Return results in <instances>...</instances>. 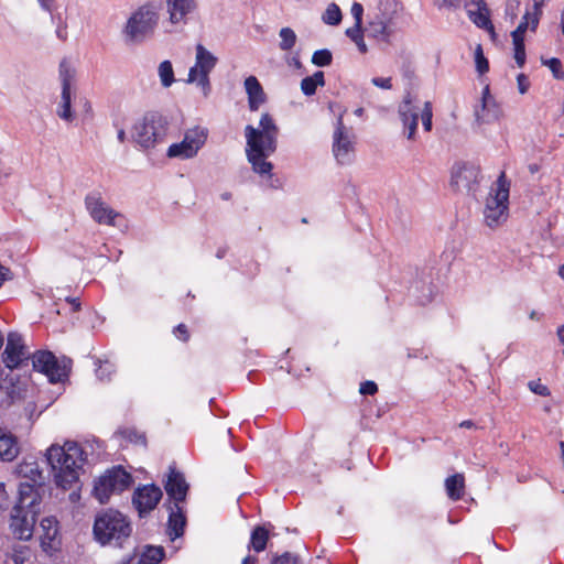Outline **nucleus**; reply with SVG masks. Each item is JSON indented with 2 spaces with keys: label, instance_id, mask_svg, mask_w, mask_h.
I'll return each instance as SVG.
<instances>
[{
  "label": "nucleus",
  "instance_id": "f257e3e1",
  "mask_svg": "<svg viewBox=\"0 0 564 564\" xmlns=\"http://www.w3.org/2000/svg\"><path fill=\"white\" fill-rule=\"evenodd\" d=\"M21 481L18 489V501L11 513V529L20 540H29L32 536L36 517L40 513L41 497L37 488L45 484L46 476L36 460L22 462L17 466Z\"/></svg>",
  "mask_w": 564,
  "mask_h": 564
},
{
  "label": "nucleus",
  "instance_id": "f03ea898",
  "mask_svg": "<svg viewBox=\"0 0 564 564\" xmlns=\"http://www.w3.org/2000/svg\"><path fill=\"white\" fill-rule=\"evenodd\" d=\"M46 462L56 487L72 489L79 481L86 455L76 442L67 441L63 446L53 444L46 449Z\"/></svg>",
  "mask_w": 564,
  "mask_h": 564
},
{
  "label": "nucleus",
  "instance_id": "7ed1b4c3",
  "mask_svg": "<svg viewBox=\"0 0 564 564\" xmlns=\"http://www.w3.org/2000/svg\"><path fill=\"white\" fill-rule=\"evenodd\" d=\"M279 129L273 118L262 113L259 127L248 124L245 128L246 153L256 173L263 175L272 170V164L267 158L276 150Z\"/></svg>",
  "mask_w": 564,
  "mask_h": 564
},
{
  "label": "nucleus",
  "instance_id": "20e7f679",
  "mask_svg": "<svg viewBox=\"0 0 564 564\" xmlns=\"http://www.w3.org/2000/svg\"><path fill=\"white\" fill-rule=\"evenodd\" d=\"M510 178H495L482 198V224L491 230L505 226L510 217Z\"/></svg>",
  "mask_w": 564,
  "mask_h": 564
},
{
  "label": "nucleus",
  "instance_id": "39448f33",
  "mask_svg": "<svg viewBox=\"0 0 564 564\" xmlns=\"http://www.w3.org/2000/svg\"><path fill=\"white\" fill-rule=\"evenodd\" d=\"M132 527L128 518L113 509H108L96 516L93 533L95 540L101 545H115L121 547L130 538Z\"/></svg>",
  "mask_w": 564,
  "mask_h": 564
},
{
  "label": "nucleus",
  "instance_id": "423d86ee",
  "mask_svg": "<svg viewBox=\"0 0 564 564\" xmlns=\"http://www.w3.org/2000/svg\"><path fill=\"white\" fill-rule=\"evenodd\" d=\"M160 6L147 2L131 12L122 28V36L128 44H141L151 37L159 24Z\"/></svg>",
  "mask_w": 564,
  "mask_h": 564
},
{
  "label": "nucleus",
  "instance_id": "0eeeda50",
  "mask_svg": "<svg viewBox=\"0 0 564 564\" xmlns=\"http://www.w3.org/2000/svg\"><path fill=\"white\" fill-rule=\"evenodd\" d=\"M169 130L167 118L156 111H151L133 124L131 139L139 148L151 150L165 142Z\"/></svg>",
  "mask_w": 564,
  "mask_h": 564
},
{
  "label": "nucleus",
  "instance_id": "6e6552de",
  "mask_svg": "<svg viewBox=\"0 0 564 564\" xmlns=\"http://www.w3.org/2000/svg\"><path fill=\"white\" fill-rule=\"evenodd\" d=\"M58 79L61 83V97L56 106V116L66 123L75 119L72 104L76 93V70L66 59L58 66Z\"/></svg>",
  "mask_w": 564,
  "mask_h": 564
},
{
  "label": "nucleus",
  "instance_id": "1a4fd4ad",
  "mask_svg": "<svg viewBox=\"0 0 564 564\" xmlns=\"http://www.w3.org/2000/svg\"><path fill=\"white\" fill-rule=\"evenodd\" d=\"M133 479L121 466L108 469L96 480L94 496L100 503H106L112 494H119L128 489Z\"/></svg>",
  "mask_w": 564,
  "mask_h": 564
},
{
  "label": "nucleus",
  "instance_id": "9d476101",
  "mask_svg": "<svg viewBox=\"0 0 564 564\" xmlns=\"http://www.w3.org/2000/svg\"><path fill=\"white\" fill-rule=\"evenodd\" d=\"M195 51V64L188 70L187 83H195L207 96L210 90L209 74L215 68L218 58L203 44H197Z\"/></svg>",
  "mask_w": 564,
  "mask_h": 564
},
{
  "label": "nucleus",
  "instance_id": "9b49d317",
  "mask_svg": "<svg viewBox=\"0 0 564 564\" xmlns=\"http://www.w3.org/2000/svg\"><path fill=\"white\" fill-rule=\"evenodd\" d=\"M33 368L47 376L50 382H61L68 377L72 360L57 359L51 351H37L32 357Z\"/></svg>",
  "mask_w": 564,
  "mask_h": 564
},
{
  "label": "nucleus",
  "instance_id": "f8f14e48",
  "mask_svg": "<svg viewBox=\"0 0 564 564\" xmlns=\"http://www.w3.org/2000/svg\"><path fill=\"white\" fill-rule=\"evenodd\" d=\"M208 131L203 127H194L186 130L181 142L173 143L169 147L166 155L171 159H192L207 140Z\"/></svg>",
  "mask_w": 564,
  "mask_h": 564
},
{
  "label": "nucleus",
  "instance_id": "ddd939ff",
  "mask_svg": "<svg viewBox=\"0 0 564 564\" xmlns=\"http://www.w3.org/2000/svg\"><path fill=\"white\" fill-rule=\"evenodd\" d=\"M422 108L423 102L411 93H406L398 106V116L404 131H406L408 140L415 139L419 117H421Z\"/></svg>",
  "mask_w": 564,
  "mask_h": 564
},
{
  "label": "nucleus",
  "instance_id": "4468645a",
  "mask_svg": "<svg viewBox=\"0 0 564 564\" xmlns=\"http://www.w3.org/2000/svg\"><path fill=\"white\" fill-rule=\"evenodd\" d=\"M354 152L355 135L344 126L343 119L339 117L333 135L334 156L338 163L348 164L354 158Z\"/></svg>",
  "mask_w": 564,
  "mask_h": 564
},
{
  "label": "nucleus",
  "instance_id": "2eb2a0df",
  "mask_svg": "<svg viewBox=\"0 0 564 564\" xmlns=\"http://www.w3.org/2000/svg\"><path fill=\"white\" fill-rule=\"evenodd\" d=\"M85 204L89 215L96 223L113 227L119 226L117 219L122 216L107 205L100 192L94 191L89 193L86 196Z\"/></svg>",
  "mask_w": 564,
  "mask_h": 564
},
{
  "label": "nucleus",
  "instance_id": "dca6fc26",
  "mask_svg": "<svg viewBox=\"0 0 564 564\" xmlns=\"http://www.w3.org/2000/svg\"><path fill=\"white\" fill-rule=\"evenodd\" d=\"M30 352L24 344L21 334L11 332L7 337V345L2 354L4 365L10 369L20 367L28 360Z\"/></svg>",
  "mask_w": 564,
  "mask_h": 564
},
{
  "label": "nucleus",
  "instance_id": "f3484780",
  "mask_svg": "<svg viewBox=\"0 0 564 564\" xmlns=\"http://www.w3.org/2000/svg\"><path fill=\"white\" fill-rule=\"evenodd\" d=\"M162 490L154 484L138 487L132 497V503L142 517L152 511L162 498Z\"/></svg>",
  "mask_w": 564,
  "mask_h": 564
},
{
  "label": "nucleus",
  "instance_id": "a211bd4d",
  "mask_svg": "<svg viewBox=\"0 0 564 564\" xmlns=\"http://www.w3.org/2000/svg\"><path fill=\"white\" fill-rule=\"evenodd\" d=\"M164 488L170 500L173 501L172 503H183L185 501L188 491V484L186 482L184 475L173 466H170L169 468Z\"/></svg>",
  "mask_w": 564,
  "mask_h": 564
},
{
  "label": "nucleus",
  "instance_id": "6ab92c4d",
  "mask_svg": "<svg viewBox=\"0 0 564 564\" xmlns=\"http://www.w3.org/2000/svg\"><path fill=\"white\" fill-rule=\"evenodd\" d=\"M170 22L173 24L187 23L188 15L197 8L195 0H165Z\"/></svg>",
  "mask_w": 564,
  "mask_h": 564
},
{
  "label": "nucleus",
  "instance_id": "aec40b11",
  "mask_svg": "<svg viewBox=\"0 0 564 564\" xmlns=\"http://www.w3.org/2000/svg\"><path fill=\"white\" fill-rule=\"evenodd\" d=\"M476 118L479 122H491L497 120L501 115V109L497 105L495 98L490 95L489 87L482 90L481 110H476Z\"/></svg>",
  "mask_w": 564,
  "mask_h": 564
},
{
  "label": "nucleus",
  "instance_id": "412c9836",
  "mask_svg": "<svg viewBox=\"0 0 564 564\" xmlns=\"http://www.w3.org/2000/svg\"><path fill=\"white\" fill-rule=\"evenodd\" d=\"M19 453L20 446L17 436L9 430L0 427V460L12 462Z\"/></svg>",
  "mask_w": 564,
  "mask_h": 564
},
{
  "label": "nucleus",
  "instance_id": "4be33fe9",
  "mask_svg": "<svg viewBox=\"0 0 564 564\" xmlns=\"http://www.w3.org/2000/svg\"><path fill=\"white\" fill-rule=\"evenodd\" d=\"M169 510L167 532L170 538L174 540L183 535L186 518L182 503H171Z\"/></svg>",
  "mask_w": 564,
  "mask_h": 564
},
{
  "label": "nucleus",
  "instance_id": "5701e85b",
  "mask_svg": "<svg viewBox=\"0 0 564 564\" xmlns=\"http://www.w3.org/2000/svg\"><path fill=\"white\" fill-rule=\"evenodd\" d=\"M245 90L248 95V105L251 111H257L265 102V94L256 76H249L245 79Z\"/></svg>",
  "mask_w": 564,
  "mask_h": 564
},
{
  "label": "nucleus",
  "instance_id": "b1692460",
  "mask_svg": "<svg viewBox=\"0 0 564 564\" xmlns=\"http://www.w3.org/2000/svg\"><path fill=\"white\" fill-rule=\"evenodd\" d=\"M470 4L476 6V10H468V17L478 28L494 32V25L489 18V10L485 0H470Z\"/></svg>",
  "mask_w": 564,
  "mask_h": 564
},
{
  "label": "nucleus",
  "instance_id": "393cba45",
  "mask_svg": "<svg viewBox=\"0 0 564 564\" xmlns=\"http://www.w3.org/2000/svg\"><path fill=\"white\" fill-rule=\"evenodd\" d=\"M164 556V550L161 546H147L141 556H130L121 564H158Z\"/></svg>",
  "mask_w": 564,
  "mask_h": 564
},
{
  "label": "nucleus",
  "instance_id": "a878e982",
  "mask_svg": "<svg viewBox=\"0 0 564 564\" xmlns=\"http://www.w3.org/2000/svg\"><path fill=\"white\" fill-rule=\"evenodd\" d=\"M366 32L369 37L388 41L390 37L388 20L381 15H376L368 22Z\"/></svg>",
  "mask_w": 564,
  "mask_h": 564
},
{
  "label": "nucleus",
  "instance_id": "bb28decb",
  "mask_svg": "<svg viewBox=\"0 0 564 564\" xmlns=\"http://www.w3.org/2000/svg\"><path fill=\"white\" fill-rule=\"evenodd\" d=\"M465 488V479L462 474H455L445 479V489L447 496L456 501L463 497Z\"/></svg>",
  "mask_w": 564,
  "mask_h": 564
},
{
  "label": "nucleus",
  "instance_id": "cd10ccee",
  "mask_svg": "<svg viewBox=\"0 0 564 564\" xmlns=\"http://www.w3.org/2000/svg\"><path fill=\"white\" fill-rule=\"evenodd\" d=\"M539 24V18L535 12H525L522 17L521 22L517 26L514 31H512L511 36L516 39H524V34L528 30L534 32Z\"/></svg>",
  "mask_w": 564,
  "mask_h": 564
},
{
  "label": "nucleus",
  "instance_id": "c85d7f7f",
  "mask_svg": "<svg viewBox=\"0 0 564 564\" xmlns=\"http://www.w3.org/2000/svg\"><path fill=\"white\" fill-rule=\"evenodd\" d=\"M324 73L318 70L312 76H307L301 80V90L305 96H312L316 93L318 86H324Z\"/></svg>",
  "mask_w": 564,
  "mask_h": 564
},
{
  "label": "nucleus",
  "instance_id": "c756f323",
  "mask_svg": "<svg viewBox=\"0 0 564 564\" xmlns=\"http://www.w3.org/2000/svg\"><path fill=\"white\" fill-rule=\"evenodd\" d=\"M40 527L43 531L42 545L45 546L53 542L58 533L57 521L53 517H47L42 519Z\"/></svg>",
  "mask_w": 564,
  "mask_h": 564
},
{
  "label": "nucleus",
  "instance_id": "7c9ffc66",
  "mask_svg": "<svg viewBox=\"0 0 564 564\" xmlns=\"http://www.w3.org/2000/svg\"><path fill=\"white\" fill-rule=\"evenodd\" d=\"M268 540L269 531L264 527L258 525L251 532L249 547L253 549L256 552H262L267 547Z\"/></svg>",
  "mask_w": 564,
  "mask_h": 564
},
{
  "label": "nucleus",
  "instance_id": "2f4dec72",
  "mask_svg": "<svg viewBox=\"0 0 564 564\" xmlns=\"http://www.w3.org/2000/svg\"><path fill=\"white\" fill-rule=\"evenodd\" d=\"M479 172L478 165L471 162L458 161L453 164L451 176H477Z\"/></svg>",
  "mask_w": 564,
  "mask_h": 564
},
{
  "label": "nucleus",
  "instance_id": "473e14b6",
  "mask_svg": "<svg viewBox=\"0 0 564 564\" xmlns=\"http://www.w3.org/2000/svg\"><path fill=\"white\" fill-rule=\"evenodd\" d=\"M158 75H159L161 85L164 88L171 87L175 82L173 66L170 61H163L159 64Z\"/></svg>",
  "mask_w": 564,
  "mask_h": 564
},
{
  "label": "nucleus",
  "instance_id": "72a5a7b5",
  "mask_svg": "<svg viewBox=\"0 0 564 564\" xmlns=\"http://www.w3.org/2000/svg\"><path fill=\"white\" fill-rule=\"evenodd\" d=\"M279 37V47L281 51H291L297 41L296 33L289 26L282 28L280 30Z\"/></svg>",
  "mask_w": 564,
  "mask_h": 564
},
{
  "label": "nucleus",
  "instance_id": "f704fd0d",
  "mask_svg": "<svg viewBox=\"0 0 564 564\" xmlns=\"http://www.w3.org/2000/svg\"><path fill=\"white\" fill-rule=\"evenodd\" d=\"M346 35L356 44L360 53H367L368 48L364 40L362 25L348 28L346 30Z\"/></svg>",
  "mask_w": 564,
  "mask_h": 564
},
{
  "label": "nucleus",
  "instance_id": "c9c22d12",
  "mask_svg": "<svg viewBox=\"0 0 564 564\" xmlns=\"http://www.w3.org/2000/svg\"><path fill=\"white\" fill-rule=\"evenodd\" d=\"M323 21L329 25H337L341 21V11L336 3H330L323 14Z\"/></svg>",
  "mask_w": 564,
  "mask_h": 564
},
{
  "label": "nucleus",
  "instance_id": "e433bc0d",
  "mask_svg": "<svg viewBox=\"0 0 564 564\" xmlns=\"http://www.w3.org/2000/svg\"><path fill=\"white\" fill-rule=\"evenodd\" d=\"M333 55L327 48L317 50L312 55V63L318 67H325L332 64Z\"/></svg>",
  "mask_w": 564,
  "mask_h": 564
},
{
  "label": "nucleus",
  "instance_id": "4c0bfd02",
  "mask_svg": "<svg viewBox=\"0 0 564 564\" xmlns=\"http://www.w3.org/2000/svg\"><path fill=\"white\" fill-rule=\"evenodd\" d=\"M512 42H513V51H514L513 57L516 59V63L519 67H523L525 64V58H527L524 39L512 37Z\"/></svg>",
  "mask_w": 564,
  "mask_h": 564
},
{
  "label": "nucleus",
  "instance_id": "58836bf2",
  "mask_svg": "<svg viewBox=\"0 0 564 564\" xmlns=\"http://www.w3.org/2000/svg\"><path fill=\"white\" fill-rule=\"evenodd\" d=\"M271 564H304L303 560L291 552H284L281 555H274L271 558Z\"/></svg>",
  "mask_w": 564,
  "mask_h": 564
},
{
  "label": "nucleus",
  "instance_id": "ea45409f",
  "mask_svg": "<svg viewBox=\"0 0 564 564\" xmlns=\"http://www.w3.org/2000/svg\"><path fill=\"white\" fill-rule=\"evenodd\" d=\"M475 64H476V70L480 75L487 73L489 69L488 59L485 57L482 47L480 44H478L475 48Z\"/></svg>",
  "mask_w": 564,
  "mask_h": 564
},
{
  "label": "nucleus",
  "instance_id": "a19ab883",
  "mask_svg": "<svg viewBox=\"0 0 564 564\" xmlns=\"http://www.w3.org/2000/svg\"><path fill=\"white\" fill-rule=\"evenodd\" d=\"M432 118H433L432 104L430 101H423V108L421 111V120H422L424 130L427 132L432 130Z\"/></svg>",
  "mask_w": 564,
  "mask_h": 564
},
{
  "label": "nucleus",
  "instance_id": "79ce46f5",
  "mask_svg": "<svg viewBox=\"0 0 564 564\" xmlns=\"http://www.w3.org/2000/svg\"><path fill=\"white\" fill-rule=\"evenodd\" d=\"M542 64L547 66L553 76L557 79H561L563 78V72H562V61L560 58H555V57H552V58H547V59H544L542 58Z\"/></svg>",
  "mask_w": 564,
  "mask_h": 564
},
{
  "label": "nucleus",
  "instance_id": "37998d69",
  "mask_svg": "<svg viewBox=\"0 0 564 564\" xmlns=\"http://www.w3.org/2000/svg\"><path fill=\"white\" fill-rule=\"evenodd\" d=\"M122 436L131 443L145 445V436L135 430H124Z\"/></svg>",
  "mask_w": 564,
  "mask_h": 564
},
{
  "label": "nucleus",
  "instance_id": "c03bdc74",
  "mask_svg": "<svg viewBox=\"0 0 564 564\" xmlns=\"http://www.w3.org/2000/svg\"><path fill=\"white\" fill-rule=\"evenodd\" d=\"M350 13L355 19L354 25H362L364 7L359 2L352 3Z\"/></svg>",
  "mask_w": 564,
  "mask_h": 564
},
{
  "label": "nucleus",
  "instance_id": "a18cd8bd",
  "mask_svg": "<svg viewBox=\"0 0 564 564\" xmlns=\"http://www.w3.org/2000/svg\"><path fill=\"white\" fill-rule=\"evenodd\" d=\"M518 90L521 95H524L530 88V80L527 75L519 74L517 76Z\"/></svg>",
  "mask_w": 564,
  "mask_h": 564
},
{
  "label": "nucleus",
  "instance_id": "49530a36",
  "mask_svg": "<svg viewBox=\"0 0 564 564\" xmlns=\"http://www.w3.org/2000/svg\"><path fill=\"white\" fill-rule=\"evenodd\" d=\"M378 388L373 381H365L360 384L359 392L365 395H372L377 392Z\"/></svg>",
  "mask_w": 564,
  "mask_h": 564
},
{
  "label": "nucleus",
  "instance_id": "de8ad7c7",
  "mask_svg": "<svg viewBox=\"0 0 564 564\" xmlns=\"http://www.w3.org/2000/svg\"><path fill=\"white\" fill-rule=\"evenodd\" d=\"M371 83L379 88L382 89H391L392 88V79L391 77H373Z\"/></svg>",
  "mask_w": 564,
  "mask_h": 564
},
{
  "label": "nucleus",
  "instance_id": "09e8293b",
  "mask_svg": "<svg viewBox=\"0 0 564 564\" xmlns=\"http://www.w3.org/2000/svg\"><path fill=\"white\" fill-rule=\"evenodd\" d=\"M58 19V23H57V28H56V36L57 39H59L61 41L65 42L67 40V24L65 21H63L59 17L57 18Z\"/></svg>",
  "mask_w": 564,
  "mask_h": 564
},
{
  "label": "nucleus",
  "instance_id": "8fccbe9b",
  "mask_svg": "<svg viewBox=\"0 0 564 564\" xmlns=\"http://www.w3.org/2000/svg\"><path fill=\"white\" fill-rule=\"evenodd\" d=\"M113 371V366L106 362L105 367L100 366L97 370V376L99 379H109L110 373Z\"/></svg>",
  "mask_w": 564,
  "mask_h": 564
},
{
  "label": "nucleus",
  "instance_id": "3c124183",
  "mask_svg": "<svg viewBox=\"0 0 564 564\" xmlns=\"http://www.w3.org/2000/svg\"><path fill=\"white\" fill-rule=\"evenodd\" d=\"M530 390L539 395H546L547 388L544 384L539 382L531 381L529 382Z\"/></svg>",
  "mask_w": 564,
  "mask_h": 564
},
{
  "label": "nucleus",
  "instance_id": "603ef678",
  "mask_svg": "<svg viewBox=\"0 0 564 564\" xmlns=\"http://www.w3.org/2000/svg\"><path fill=\"white\" fill-rule=\"evenodd\" d=\"M8 497L3 484H0V512L7 509Z\"/></svg>",
  "mask_w": 564,
  "mask_h": 564
},
{
  "label": "nucleus",
  "instance_id": "864d4df0",
  "mask_svg": "<svg viewBox=\"0 0 564 564\" xmlns=\"http://www.w3.org/2000/svg\"><path fill=\"white\" fill-rule=\"evenodd\" d=\"M175 335L186 341L188 339V333H187V329H186V326L184 324H180L176 328H175Z\"/></svg>",
  "mask_w": 564,
  "mask_h": 564
},
{
  "label": "nucleus",
  "instance_id": "5fc2aeb1",
  "mask_svg": "<svg viewBox=\"0 0 564 564\" xmlns=\"http://www.w3.org/2000/svg\"><path fill=\"white\" fill-rule=\"evenodd\" d=\"M12 279V273L9 268L0 264V285L2 282Z\"/></svg>",
  "mask_w": 564,
  "mask_h": 564
},
{
  "label": "nucleus",
  "instance_id": "6e6d98bb",
  "mask_svg": "<svg viewBox=\"0 0 564 564\" xmlns=\"http://www.w3.org/2000/svg\"><path fill=\"white\" fill-rule=\"evenodd\" d=\"M438 7H457L459 4L458 0H437Z\"/></svg>",
  "mask_w": 564,
  "mask_h": 564
},
{
  "label": "nucleus",
  "instance_id": "4d7b16f0",
  "mask_svg": "<svg viewBox=\"0 0 564 564\" xmlns=\"http://www.w3.org/2000/svg\"><path fill=\"white\" fill-rule=\"evenodd\" d=\"M37 2L43 10H45V11L52 10L53 0H37Z\"/></svg>",
  "mask_w": 564,
  "mask_h": 564
},
{
  "label": "nucleus",
  "instance_id": "13d9d810",
  "mask_svg": "<svg viewBox=\"0 0 564 564\" xmlns=\"http://www.w3.org/2000/svg\"><path fill=\"white\" fill-rule=\"evenodd\" d=\"M268 181H270V184L267 185L269 187L279 188L281 186V182H280L281 178H279V177L268 178Z\"/></svg>",
  "mask_w": 564,
  "mask_h": 564
},
{
  "label": "nucleus",
  "instance_id": "bf43d9fd",
  "mask_svg": "<svg viewBox=\"0 0 564 564\" xmlns=\"http://www.w3.org/2000/svg\"><path fill=\"white\" fill-rule=\"evenodd\" d=\"M117 139L119 142L123 143L127 139L126 131L123 129H120L117 133Z\"/></svg>",
  "mask_w": 564,
  "mask_h": 564
},
{
  "label": "nucleus",
  "instance_id": "052dcab7",
  "mask_svg": "<svg viewBox=\"0 0 564 564\" xmlns=\"http://www.w3.org/2000/svg\"><path fill=\"white\" fill-rule=\"evenodd\" d=\"M459 426L465 427V429H471L475 426V423L470 420H466V421L460 422Z\"/></svg>",
  "mask_w": 564,
  "mask_h": 564
},
{
  "label": "nucleus",
  "instance_id": "680f3d73",
  "mask_svg": "<svg viewBox=\"0 0 564 564\" xmlns=\"http://www.w3.org/2000/svg\"><path fill=\"white\" fill-rule=\"evenodd\" d=\"M242 564H257V557L254 556H246L243 560H242Z\"/></svg>",
  "mask_w": 564,
  "mask_h": 564
},
{
  "label": "nucleus",
  "instance_id": "e2e57ef3",
  "mask_svg": "<svg viewBox=\"0 0 564 564\" xmlns=\"http://www.w3.org/2000/svg\"><path fill=\"white\" fill-rule=\"evenodd\" d=\"M289 64L290 65H294L295 67H301V62H300V58L297 56H293L290 61H289Z\"/></svg>",
  "mask_w": 564,
  "mask_h": 564
},
{
  "label": "nucleus",
  "instance_id": "0e129e2a",
  "mask_svg": "<svg viewBox=\"0 0 564 564\" xmlns=\"http://www.w3.org/2000/svg\"><path fill=\"white\" fill-rule=\"evenodd\" d=\"M558 339L564 343V325L557 327Z\"/></svg>",
  "mask_w": 564,
  "mask_h": 564
},
{
  "label": "nucleus",
  "instance_id": "69168bd1",
  "mask_svg": "<svg viewBox=\"0 0 564 564\" xmlns=\"http://www.w3.org/2000/svg\"><path fill=\"white\" fill-rule=\"evenodd\" d=\"M449 187L453 189V191H458V182L456 178H452L451 183H449Z\"/></svg>",
  "mask_w": 564,
  "mask_h": 564
},
{
  "label": "nucleus",
  "instance_id": "338daca9",
  "mask_svg": "<svg viewBox=\"0 0 564 564\" xmlns=\"http://www.w3.org/2000/svg\"><path fill=\"white\" fill-rule=\"evenodd\" d=\"M558 275L564 279V264L558 267Z\"/></svg>",
  "mask_w": 564,
  "mask_h": 564
},
{
  "label": "nucleus",
  "instance_id": "774afa93",
  "mask_svg": "<svg viewBox=\"0 0 564 564\" xmlns=\"http://www.w3.org/2000/svg\"><path fill=\"white\" fill-rule=\"evenodd\" d=\"M558 275L564 279V264L558 267Z\"/></svg>",
  "mask_w": 564,
  "mask_h": 564
}]
</instances>
